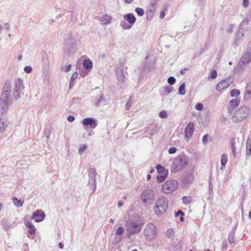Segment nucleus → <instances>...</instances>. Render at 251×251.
I'll return each mask as SVG.
<instances>
[{
  "instance_id": "nucleus-1",
  "label": "nucleus",
  "mask_w": 251,
  "mask_h": 251,
  "mask_svg": "<svg viewBox=\"0 0 251 251\" xmlns=\"http://www.w3.org/2000/svg\"><path fill=\"white\" fill-rule=\"evenodd\" d=\"M188 164V159L185 155H179L176 157L171 166V171L178 172L185 167Z\"/></svg>"
},
{
  "instance_id": "nucleus-2",
  "label": "nucleus",
  "mask_w": 251,
  "mask_h": 251,
  "mask_svg": "<svg viewBox=\"0 0 251 251\" xmlns=\"http://www.w3.org/2000/svg\"><path fill=\"white\" fill-rule=\"evenodd\" d=\"M168 200L165 197L159 198L155 203L154 211L158 215L164 214L168 207Z\"/></svg>"
},
{
  "instance_id": "nucleus-3",
  "label": "nucleus",
  "mask_w": 251,
  "mask_h": 251,
  "mask_svg": "<svg viewBox=\"0 0 251 251\" xmlns=\"http://www.w3.org/2000/svg\"><path fill=\"white\" fill-rule=\"evenodd\" d=\"M250 114V108L246 105L239 107L234 113L232 120L235 122H240L248 117Z\"/></svg>"
},
{
  "instance_id": "nucleus-4",
  "label": "nucleus",
  "mask_w": 251,
  "mask_h": 251,
  "mask_svg": "<svg viewBox=\"0 0 251 251\" xmlns=\"http://www.w3.org/2000/svg\"><path fill=\"white\" fill-rule=\"evenodd\" d=\"M157 233V229L155 225L148 223L144 230V235L147 240L151 241L155 238Z\"/></svg>"
},
{
  "instance_id": "nucleus-5",
  "label": "nucleus",
  "mask_w": 251,
  "mask_h": 251,
  "mask_svg": "<svg viewBox=\"0 0 251 251\" xmlns=\"http://www.w3.org/2000/svg\"><path fill=\"white\" fill-rule=\"evenodd\" d=\"M142 224L139 221H128L126 225V230L130 234H138L141 230Z\"/></svg>"
},
{
  "instance_id": "nucleus-6",
  "label": "nucleus",
  "mask_w": 251,
  "mask_h": 251,
  "mask_svg": "<svg viewBox=\"0 0 251 251\" xmlns=\"http://www.w3.org/2000/svg\"><path fill=\"white\" fill-rule=\"evenodd\" d=\"M177 181L175 179L169 180L163 184L161 191L163 193L169 194L175 191L177 188Z\"/></svg>"
},
{
  "instance_id": "nucleus-7",
  "label": "nucleus",
  "mask_w": 251,
  "mask_h": 251,
  "mask_svg": "<svg viewBox=\"0 0 251 251\" xmlns=\"http://www.w3.org/2000/svg\"><path fill=\"white\" fill-rule=\"evenodd\" d=\"M155 198L154 191L151 189L144 190L141 195V199L144 203L150 204Z\"/></svg>"
},
{
  "instance_id": "nucleus-8",
  "label": "nucleus",
  "mask_w": 251,
  "mask_h": 251,
  "mask_svg": "<svg viewBox=\"0 0 251 251\" xmlns=\"http://www.w3.org/2000/svg\"><path fill=\"white\" fill-rule=\"evenodd\" d=\"M88 172L89 177L88 184L93 189V192H94L96 189V177L97 173L96 170L92 168L88 169Z\"/></svg>"
},
{
  "instance_id": "nucleus-9",
  "label": "nucleus",
  "mask_w": 251,
  "mask_h": 251,
  "mask_svg": "<svg viewBox=\"0 0 251 251\" xmlns=\"http://www.w3.org/2000/svg\"><path fill=\"white\" fill-rule=\"evenodd\" d=\"M81 124L86 128L89 126L91 128H95L97 126V121L91 117L86 118L82 120Z\"/></svg>"
},
{
  "instance_id": "nucleus-10",
  "label": "nucleus",
  "mask_w": 251,
  "mask_h": 251,
  "mask_svg": "<svg viewBox=\"0 0 251 251\" xmlns=\"http://www.w3.org/2000/svg\"><path fill=\"white\" fill-rule=\"evenodd\" d=\"M45 214L42 210L39 209L34 211L30 217L31 220H35L36 222H40L44 220Z\"/></svg>"
},
{
  "instance_id": "nucleus-11",
  "label": "nucleus",
  "mask_w": 251,
  "mask_h": 251,
  "mask_svg": "<svg viewBox=\"0 0 251 251\" xmlns=\"http://www.w3.org/2000/svg\"><path fill=\"white\" fill-rule=\"evenodd\" d=\"M14 86V95L16 97L19 98L21 91L24 89L23 81L21 79H18L15 81Z\"/></svg>"
},
{
  "instance_id": "nucleus-12",
  "label": "nucleus",
  "mask_w": 251,
  "mask_h": 251,
  "mask_svg": "<svg viewBox=\"0 0 251 251\" xmlns=\"http://www.w3.org/2000/svg\"><path fill=\"white\" fill-rule=\"evenodd\" d=\"M156 3L153 1L151 2L150 5L148 7L146 11L147 19L148 20H150L152 19L156 10Z\"/></svg>"
},
{
  "instance_id": "nucleus-13",
  "label": "nucleus",
  "mask_w": 251,
  "mask_h": 251,
  "mask_svg": "<svg viewBox=\"0 0 251 251\" xmlns=\"http://www.w3.org/2000/svg\"><path fill=\"white\" fill-rule=\"evenodd\" d=\"M232 83V82L229 78L226 79L218 83L216 86V89L218 91H222L228 88Z\"/></svg>"
},
{
  "instance_id": "nucleus-14",
  "label": "nucleus",
  "mask_w": 251,
  "mask_h": 251,
  "mask_svg": "<svg viewBox=\"0 0 251 251\" xmlns=\"http://www.w3.org/2000/svg\"><path fill=\"white\" fill-rule=\"evenodd\" d=\"M9 100L8 99H0V113L1 114L5 113L8 110Z\"/></svg>"
},
{
  "instance_id": "nucleus-15",
  "label": "nucleus",
  "mask_w": 251,
  "mask_h": 251,
  "mask_svg": "<svg viewBox=\"0 0 251 251\" xmlns=\"http://www.w3.org/2000/svg\"><path fill=\"white\" fill-rule=\"evenodd\" d=\"M194 125L193 123L190 122L185 128V138H190L194 132Z\"/></svg>"
},
{
  "instance_id": "nucleus-16",
  "label": "nucleus",
  "mask_w": 251,
  "mask_h": 251,
  "mask_svg": "<svg viewBox=\"0 0 251 251\" xmlns=\"http://www.w3.org/2000/svg\"><path fill=\"white\" fill-rule=\"evenodd\" d=\"M11 86L10 83H6L5 84L3 89L2 94L1 96V98L8 99L9 95L11 92Z\"/></svg>"
},
{
  "instance_id": "nucleus-17",
  "label": "nucleus",
  "mask_w": 251,
  "mask_h": 251,
  "mask_svg": "<svg viewBox=\"0 0 251 251\" xmlns=\"http://www.w3.org/2000/svg\"><path fill=\"white\" fill-rule=\"evenodd\" d=\"M243 30L238 29L235 40L233 41V44L235 46H238L243 40L244 34Z\"/></svg>"
},
{
  "instance_id": "nucleus-18",
  "label": "nucleus",
  "mask_w": 251,
  "mask_h": 251,
  "mask_svg": "<svg viewBox=\"0 0 251 251\" xmlns=\"http://www.w3.org/2000/svg\"><path fill=\"white\" fill-rule=\"evenodd\" d=\"M98 20L100 21L101 25H108L112 23V17L105 14L102 17H100Z\"/></svg>"
},
{
  "instance_id": "nucleus-19",
  "label": "nucleus",
  "mask_w": 251,
  "mask_h": 251,
  "mask_svg": "<svg viewBox=\"0 0 251 251\" xmlns=\"http://www.w3.org/2000/svg\"><path fill=\"white\" fill-rule=\"evenodd\" d=\"M247 65L243 63L241 61H239L236 66L234 68L233 72L234 74H238L244 71Z\"/></svg>"
},
{
  "instance_id": "nucleus-20",
  "label": "nucleus",
  "mask_w": 251,
  "mask_h": 251,
  "mask_svg": "<svg viewBox=\"0 0 251 251\" xmlns=\"http://www.w3.org/2000/svg\"><path fill=\"white\" fill-rule=\"evenodd\" d=\"M123 18L126 20L132 26L136 22V19L133 13L125 14Z\"/></svg>"
},
{
  "instance_id": "nucleus-21",
  "label": "nucleus",
  "mask_w": 251,
  "mask_h": 251,
  "mask_svg": "<svg viewBox=\"0 0 251 251\" xmlns=\"http://www.w3.org/2000/svg\"><path fill=\"white\" fill-rule=\"evenodd\" d=\"M117 80L119 83H123L125 80V76L123 69L118 70L116 72Z\"/></svg>"
},
{
  "instance_id": "nucleus-22",
  "label": "nucleus",
  "mask_w": 251,
  "mask_h": 251,
  "mask_svg": "<svg viewBox=\"0 0 251 251\" xmlns=\"http://www.w3.org/2000/svg\"><path fill=\"white\" fill-rule=\"evenodd\" d=\"M240 102V99H235L231 100L228 104V109L229 111L232 110L236 107L239 105Z\"/></svg>"
},
{
  "instance_id": "nucleus-23",
  "label": "nucleus",
  "mask_w": 251,
  "mask_h": 251,
  "mask_svg": "<svg viewBox=\"0 0 251 251\" xmlns=\"http://www.w3.org/2000/svg\"><path fill=\"white\" fill-rule=\"evenodd\" d=\"M75 50V47L74 44L67 43L65 48V51L68 55L74 53Z\"/></svg>"
},
{
  "instance_id": "nucleus-24",
  "label": "nucleus",
  "mask_w": 251,
  "mask_h": 251,
  "mask_svg": "<svg viewBox=\"0 0 251 251\" xmlns=\"http://www.w3.org/2000/svg\"><path fill=\"white\" fill-rule=\"evenodd\" d=\"M240 60L243 62V63L247 65L251 61V53L247 51L242 56Z\"/></svg>"
},
{
  "instance_id": "nucleus-25",
  "label": "nucleus",
  "mask_w": 251,
  "mask_h": 251,
  "mask_svg": "<svg viewBox=\"0 0 251 251\" xmlns=\"http://www.w3.org/2000/svg\"><path fill=\"white\" fill-rule=\"evenodd\" d=\"M244 99L248 100L251 99V82H249L246 87Z\"/></svg>"
},
{
  "instance_id": "nucleus-26",
  "label": "nucleus",
  "mask_w": 251,
  "mask_h": 251,
  "mask_svg": "<svg viewBox=\"0 0 251 251\" xmlns=\"http://www.w3.org/2000/svg\"><path fill=\"white\" fill-rule=\"evenodd\" d=\"M8 122L4 118H0V132H2L5 128L8 126Z\"/></svg>"
},
{
  "instance_id": "nucleus-27",
  "label": "nucleus",
  "mask_w": 251,
  "mask_h": 251,
  "mask_svg": "<svg viewBox=\"0 0 251 251\" xmlns=\"http://www.w3.org/2000/svg\"><path fill=\"white\" fill-rule=\"evenodd\" d=\"M168 172L167 171H163L162 173H160L157 176V180L159 183L163 182L167 176Z\"/></svg>"
},
{
  "instance_id": "nucleus-28",
  "label": "nucleus",
  "mask_w": 251,
  "mask_h": 251,
  "mask_svg": "<svg viewBox=\"0 0 251 251\" xmlns=\"http://www.w3.org/2000/svg\"><path fill=\"white\" fill-rule=\"evenodd\" d=\"M26 226L29 228V233L31 235H34L36 232V228L30 222H27L25 224Z\"/></svg>"
},
{
  "instance_id": "nucleus-29",
  "label": "nucleus",
  "mask_w": 251,
  "mask_h": 251,
  "mask_svg": "<svg viewBox=\"0 0 251 251\" xmlns=\"http://www.w3.org/2000/svg\"><path fill=\"white\" fill-rule=\"evenodd\" d=\"M246 155L250 156L251 154V140L248 139L246 143Z\"/></svg>"
},
{
  "instance_id": "nucleus-30",
  "label": "nucleus",
  "mask_w": 251,
  "mask_h": 251,
  "mask_svg": "<svg viewBox=\"0 0 251 251\" xmlns=\"http://www.w3.org/2000/svg\"><path fill=\"white\" fill-rule=\"evenodd\" d=\"M83 65L85 69L87 70L92 68L93 63L90 60L87 59L84 61Z\"/></svg>"
},
{
  "instance_id": "nucleus-31",
  "label": "nucleus",
  "mask_w": 251,
  "mask_h": 251,
  "mask_svg": "<svg viewBox=\"0 0 251 251\" xmlns=\"http://www.w3.org/2000/svg\"><path fill=\"white\" fill-rule=\"evenodd\" d=\"M227 161V155L226 153H223L221 157V165L224 167H225Z\"/></svg>"
},
{
  "instance_id": "nucleus-32",
  "label": "nucleus",
  "mask_w": 251,
  "mask_h": 251,
  "mask_svg": "<svg viewBox=\"0 0 251 251\" xmlns=\"http://www.w3.org/2000/svg\"><path fill=\"white\" fill-rule=\"evenodd\" d=\"M13 201L16 206L19 207H22L24 203V201H21L15 197L13 198Z\"/></svg>"
},
{
  "instance_id": "nucleus-33",
  "label": "nucleus",
  "mask_w": 251,
  "mask_h": 251,
  "mask_svg": "<svg viewBox=\"0 0 251 251\" xmlns=\"http://www.w3.org/2000/svg\"><path fill=\"white\" fill-rule=\"evenodd\" d=\"M178 93L180 95H184L185 94V84L182 83L180 85L178 89Z\"/></svg>"
},
{
  "instance_id": "nucleus-34",
  "label": "nucleus",
  "mask_w": 251,
  "mask_h": 251,
  "mask_svg": "<svg viewBox=\"0 0 251 251\" xmlns=\"http://www.w3.org/2000/svg\"><path fill=\"white\" fill-rule=\"evenodd\" d=\"M249 21L247 19L244 20L242 23L240 24V27L238 29H240L241 30H244V27L246 25H248Z\"/></svg>"
},
{
  "instance_id": "nucleus-35",
  "label": "nucleus",
  "mask_w": 251,
  "mask_h": 251,
  "mask_svg": "<svg viewBox=\"0 0 251 251\" xmlns=\"http://www.w3.org/2000/svg\"><path fill=\"white\" fill-rule=\"evenodd\" d=\"M228 241L230 243H234L235 242V234L233 232H231L229 234L228 237Z\"/></svg>"
},
{
  "instance_id": "nucleus-36",
  "label": "nucleus",
  "mask_w": 251,
  "mask_h": 251,
  "mask_svg": "<svg viewBox=\"0 0 251 251\" xmlns=\"http://www.w3.org/2000/svg\"><path fill=\"white\" fill-rule=\"evenodd\" d=\"M240 94V91L238 89H233L230 92V96L231 97H237Z\"/></svg>"
},
{
  "instance_id": "nucleus-37",
  "label": "nucleus",
  "mask_w": 251,
  "mask_h": 251,
  "mask_svg": "<svg viewBox=\"0 0 251 251\" xmlns=\"http://www.w3.org/2000/svg\"><path fill=\"white\" fill-rule=\"evenodd\" d=\"M183 202L185 204H188L192 201V198L191 197H183L182 198Z\"/></svg>"
},
{
  "instance_id": "nucleus-38",
  "label": "nucleus",
  "mask_w": 251,
  "mask_h": 251,
  "mask_svg": "<svg viewBox=\"0 0 251 251\" xmlns=\"http://www.w3.org/2000/svg\"><path fill=\"white\" fill-rule=\"evenodd\" d=\"M230 143H231V149H232V152L233 155L235 156V152H236L235 143L233 140H232L230 141Z\"/></svg>"
},
{
  "instance_id": "nucleus-39",
  "label": "nucleus",
  "mask_w": 251,
  "mask_h": 251,
  "mask_svg": "<svg viewBox=\"0 0 251 251\" xmlns=\"http://www.w3.org/2000/svg\"><path fill=\"white\" fill-rule=\"evenodd\" d=\"M135 10V12H136V13L139 16H142L144 14V13H145L144 10L141 8H139V7L136 8Z\"/></svg>"
},
{
  "instance_id": "nucleus-40",
  "label": "nucleus",
  "mask_w": 251,
  "mask_h": 251,
  "mask_svg": "<svg viewBox=\"0 0 251 251\" xmlns=\"http://www.w3.org/2000/svg\"><path fill=\"white\" fill-rule=\"evenodd\" d=\"M164 91L166 93V95H168L172 93L174 90L173 87L172 86H166L164 88Z\"/></svg>"
},
{
  "instance_id": "nucleus-41",
  "label": "nucleus",
  "mask_w": 251,
  "mask_h": 251,
  "mask_svg": "<svg viewBox=\"0 0 251 251\" xmlns=\"http://www.w3.org/2000/svg\"><path fill=\"white\" fill-rule=\"evenodd\" d=\"M159 116L161 118L166 119L168 117V114L166 111L162 110L159 112Z\"/></svg>"
},
{
  "instance_id": "nucleus-42",
  "label": "nucleus",
  "mask_w": 251,
  "mask_h": 251,
  "mask_svg": "<svg viewBox=\"0 0 251 251\" xmlns=\"http://www.w3.org/2000/svg\"><path fill=\"white\" fill-rule=\"evenodd\" d=\"M101 101H105V100L103 98V95L102 94H100L99 96V101H97L96 102V105L97 106H100V102Z\"/></svg>"
},
{
  "instance_id": "nucleus-43",
  "label": "nucleus",
  "mask_w": 251,
  "mask_h": 251,
  "mask_svg": "<svg viewBox=\"0 0 251 251\" xmlns=\"http://www.w3.org/2000/svg\"><path fill=\"white\" fill-rule=\"evenodd\" d=\"M120 26L124 29H129L131 27V25H128L126 23L124 22H121L120 23Z\"/></svg>"
},
{
  "instance_id": "nucleus-44",
  "label": "nucleus",
  "mask_w": 251,
  "mask_h": 251,
  "mask_svg": "<svg viewBox=\"0 0 251 251\" xmlns=\"http://www.w3.org/2000/svg\"><path fill=\"white\" fill-rule=\"evenodd\" d=\"M86 149L87 146L85 145H81L78 150L79 153L81 154L86 151Z\"/></svg>"
},
{
  "instance_id": "nucleus-45",
  "label": "nucleus",
  "mask_w": 251,
  "mask_h": 251,
  "mask_svg": "<svg viewBox=\"0 0 251 251\" xmlns=\"http://www.w3.org/2000/svg\"><path fill=\"white\" fill-rule=\"evenodd\" d=\"M176 79L174 76H170L168 78V82L171 85L174 84L176 82Z\"/></svg>"
},
{
  "instance_id": "nucleus-46",
  "label": "nucleus",
  "mask_w": 251,
  "mask_h": 251,
  "mask_svg": "<svg viewBox=\"0 0 251 251\" xmlns=\"http://www.w3.org/2000/svg\"><path fill=\"white\" fill-rule=\"evenodd\" d=\"M124 232V229L122 227H119L116 230V234L117 235H122Z\"/></svg>"
},
{
  "instance_id": "nucleus-47",
  "label": "nucleus",
  "mask_w": 251,
  "mask_h": 251,
  "mask_svg": "<svg viewBox=\"0 0 251 251\" xmlns=\"http://www.w3.org/2000/svg\"><path fill=\"white\" fill-rule=\"evenodd\" d=\"M210 137V136L208 134H205L204 135L203 137H202V143L204 144V145H206L207 142H208V138Z\"/></svg>"
},
{
  "instance_id": "nucleus-48",
  "label": "nucleus",
  "mask_w": 251,
  "mask_h": 251,
  "mask_svg": "<svg viewBox=\"0 0 251 251\" xmlns=\"http://www.w3.org/2000/svg\"><path fill=\"white\" fill-rule=\"evenodd\" d=\"M217 76V71L215 70H213L211 72V74L209 76V77L214 79L216 78Z\"/></svg>"
},
{
  "instance_id": "nucleus-49",
  "label": "nucleus",
  "mask_w": 251,
  "mask_h": 251,
  "mask_svg": "<svg viewBox=\"0 0 251 251\" xmlns=\"http://www.w3.org/2000/svg\"><path fill=\"white\" fill-rule=\"evenodd\" d=\"M24 71L26 73H30L32 71V68L30 66H26L24 68Z\"/></svg>"
},
{
  "instance_id": "nucleus-50",
  "label": "nucleus",
  "mask_w": 251,
  "mask_h": 251,
  "mask_svg": "<svg viewBox=\"0 0 251 251\" xmlns=\"http://www.w3.org/2000/svg\"><path fill=\"white\" fill-rule=\"evenodd\" d=\"M156 169L158 171V172L159 173V174H160V173H162V171H166L164 168H163V167H162L159 164H158L157 166H156Z\"/></svg>"
},
{
  "instance_id": "nucleus-51",
  "label": "nucleus",
  "mask_w": 251,
  "mask_h": 251,
  "mask_svg": "<svg viewBox=\"0 0 251 251\" xmlns=\"http://www.w3.org/2000/svg\"><path fill=\"white\" fill-rule=\"evenodd\" d=\"M131 99V97H130L129 100L127 102V103L126 105V108L127 110H128L131 106L132 104L130 102Z\"/></svg>"
},
{
  "instance_id": "nucleus-52",
  "label": "nucleus",
  "mask_w": 251,
  "mask_h": 251,
  "mask_svg": "<svg viewBox=\"0 0 251 251\" xmlns=\"http://www.w3.org/2000/svg\"><path fill=\"white\" fill-rule=\"evenodd\" d=\"M203 104L201 103H197L195 106V108L198 110H201L203 108Z\"/></svg>"
},
{
  "instance_id": "nucleus-53",
  "label": "nucleus",
  "mask_w": 251,
  "mask_h": 251,
  "mask_svg": "<svg viewBox=\"0 0 251 251\" xmlns=\"http://www.w3.org/2000/svg\"><path fill=\"white\" fill-rule=\"evenodd\" d=\"M242 5L245 8L248 7L249 5V0H243Z\"/></svg>"
},
{
  "instance_id": "nucleus-54",
  "label": "nucleus",
  "mask_w": 251,
  "mask_h": 251,
  "mask_svg": "<svg viewBox=\"0 0 251 251\" xmlns=\"http://www.w3.org/2000/svg\"><path fill=\"white\" fill-rule=\"evenodd\" d=\"M176 149L175 147H171L168 150V152L170 154H174L176 152Z\"/></svg>"
},
{
  "instance_id": "nucleus-55",
  "label": "nucleus",
  "mask_w": 251,
  "mask_h": 251,
  "mask_svg": "<svg viewBox=\"0 0 251 251\" xmlns=\"http://www.w3.org/2000/svg\"><path fill=\"white\" fill-rule=\"evenodd\" d=\"M78 75L77 72H75L72 75L71 80L75 81V80L76 79Z\"/></svg>"
},
{
  "instance_id": "nucleus-56",
  "label": "nucleus",
  "mask_w": 251,
  "mask_h": 251,
  "mask_svg": "<svg viewBox=\"0 0 251 251\" xmlns=\"http://www.w3.org/2000/svg\"><path fill=\"white\" fill-rule=\"evenodd\" d=\"M193 177L192 175H188L185 178V180L188 182V183H191V181L193 180Z\"/></svg>"
},
{
  "instance_id": "nucleus-57",
  "label": "nucleus",
  "mask_w": 251,
  "mask_h": 251,
  "mask_svg": "<svg viewBox=\"0 0 251 251\" xmlns=\"http://www.w3.org/2000/svg\"><path fill=\"white\" fill-rule=\"evenodd\" d=\"M75 118L74 116L70 115L68 117L67 120L70 122H72L75 120Z\"/></svg>"
},
{
  "instance_id": "nucleus-58",
  "label": "nucleus",
  "mask_w": 251,
  "mask_h": 251,
  "mask_svg": "<svg viewBox=\"0 0 251 251\" xmlns=\"http://www.w3.org/2000/svg\"><path fill=\"white\" fill-rule=\"evenodd\" d=\"M71 67H72V66H71V64H69V65H67V66L65 67V69H64V71H65V72H68L69 71H70L71 70Z\"/></svg>"
},
{
  "instance_id": "nucleus-59",
  "label": "nucleus",
  "mask_w": 251,
  "mask_h": 251,
  "mask_svg": "<svg viewBox=\"0 0 251 251\" xmlns=\"http://www.w3.org/2000/svg\"><path fill=\"white\" fill-rule=\"evenodd\" d=\"M247 51L251 53V42H250L248 44Z\"/></svg>"
},
{
  "instance_id": "nucleus-60",
  "label": "nucleus",
  "mask_w": 251,
  "mask_h": 251,
  "mask_svg": "<svg viewBox=\"0 0 251 251\" xmlns=\"http://www.w3.org/2000/svg\"><path fill=\"white\" fill-rule=\"evenodd\" d=\"M165 16V13L164 10H162L160 14V18L162 19Z\"/></svg>"
},
{
  "instance_id": "nucleus-61",
  "label": "nucleus",
  "mask_w": 251,
  "mask_h": 251,
  "mask_svg": "<svg viewBox=\"0 0 251 251\" xmlns=\"http://www.w3.org/2000/svg\"><path fill=\"white\" fill-rule=\"evenodd\" d=\"M175 215L176 216H179L180 215H182V216H183L184 214L183 213V212L181 210H178L177 211L176 213H175Z\"/></svg>"
},
{
  "instance_id": "nucleus-62",
  "label": "nucleus",
  "mask_w": 251,
  "mask_h": 251,
  "mask_svg": "<svg viewBox=\"0 0 251 251\" xmlns=\"http://www.w3.org/2000/svg\"><path fill=\"white\" fill-rule=\"evenodd\" d=\"M233 25H230L229 26L228 28L227 29V31L229 32H232V31L233 30Z\"/></svg>"
},
{
  "instance_id": "nucleus-63",
  "label": "nucleus",
  "mask_w": 251,
  "mask_h": 251,
  "mask_svg": "<svg viewBox=\"0 0 251 251\" xmlns=\"http://www.w3.org/2000/svg\"><path fill=\"white\" fill-rule=\"evenodd\" d=\"M75 82L73 81L70 80V84H69V88L71 89L74 85Z\"/></svg>"
},
{
  "instance_id": "nucleus-64",
  "label": "nucleus",
  "mask_w": 251,
  "mask_h": 251,
  "mask_svg": "<svg viewBox=\"0 0 251 251\" xmlns=\"http://www.w3.org/2000/svg\"><path fill=\"white\" fill-rule=\"evenodd\" d=\"M187 70V68H184L183 69H182L180 71V73L181 75H184L186 71Z\"/></svg>"
}]
</instances>
